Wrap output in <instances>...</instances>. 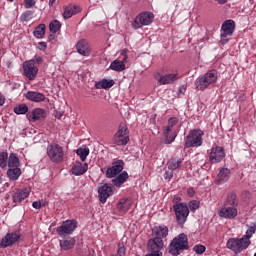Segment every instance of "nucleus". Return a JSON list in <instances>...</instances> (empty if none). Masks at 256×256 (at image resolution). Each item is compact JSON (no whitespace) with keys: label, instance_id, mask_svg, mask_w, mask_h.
<instances>
[{"label":"nucleus","instance_id":"1","mask_svg":"<svg viewBox=\"0 0 256 256\" xmlns=\"http://www.w3.org/2000/svg\"><path fill=\"white\" fill-rule=\"evenodd\" d=\"M218 79L219 73L217 72V70H209L204 75L199 76L195 80L194 85L197 91H205V89H208L210 85H215Z\"/></svg>","mask_w":256,"mask_h":256},{"label":"nucleus","instance_id":"2","mask_svg":"<svg viewBox=\"0 0 256 256\" xmlns=\"http://www.w3.org/2000/svg\"><path fill=\"white\" fill-rule=\"evenodd\" d=\"M189 249V238L187 234L181 233L171 241L169 245V253L170 255H180L181 251H187Z\"/></svg>","mask_w":256,"mask_h":256},{"label":"nucleus","instance_id":"3","mask_svg":"<svg viewBox=\"0 0 256 256\" xmlns=\"http://www.w3.org/2000/svg\"><path fill=\"white\" fill-rule=\"evenodd\" d=\"M169 235V228L167 226H155L152 228V238L148 240L149 245H159L165 247L163 239Z\"/></svg>","mask_w":256,"mask_h":256},{"label":"nucleus","instance_id":"4","mask_svg":"<svg viewBox=\"0 0 256 256\" xmlns=\"http://www.w3.org/2000/svg\"><path fill=\"white\" fill-rule=\"evenodd\" d=\"M203 135H205V133L201 129L190 130L188 135L185 137L184 147L186 149L191 147H201V145H203Z\"/></svg>","mask_w":256,"mask_h":256},{"label":"nucleus","instance_id":"5","mask_svg":"<svg viewBox=\"0 0 256 256\" xmlns=\"http://www.w3.org/2000/svg\"><path fill=\"white\" fill-rule=\"evenodd\" d=\"M249 245H251V240L246 239L244 236L242 238H230L226 243L227 249H230L236 255H239L241 251H245Z\"/></svg>","mask_w":256,"mask_h":256},{"label":"nucleus","instance_id":"6","mask_svg":"<svg viewBox=\"0 0 256 256\" xmlns=\"http://www.w3.org/2000/svg\"><path fill=\"white\" fill-rule=\"evenodd\" d=\"M172 208L178 225H185L187 218L189 217V206L185 203H176Z\"/></svg>","mask_w":256,"mask_h":256},{"label":"nucleus","instance_id":"7","mask_svg":"<svg viewBox=\"0 0 256 256\" xmlns=\"http://www.w3.org/2000/svg\"><path fill=\"white\" fill-rule=\"evenodd\" d=\"M155 19V15L151 12H143L138 14L132 22V29H141L144 26L151 25Z\"/></svg>","mask_w":256,"mask_h":256},{"label":"nucleus","instance_id":"8","mask_svg":"<svg viewBox=\"0 0 256 256\" xmlns=\"http://www.w3.org/2000/svg\"><path fill=\"white\" fill-rule=\"evenodd\" d=\"M113 142L115 145H127L129 143V129H127V125H119L118 131L113 137Z\"/></svg>","mask_w":256,"mask_h":256},{"label":"nucleus","instance_id":"9","mask_svg":"<svg viewBox=\"0 0 256 256\" xmlns=\"http://www.w3.org/2000/svg\"><path fill=\"white\" fill-rule=\"evenodd\" d=\"M47 155L54 163L63 161V148L58 144H52L47 147Z\"/></svg>","mask_w":256,"mask_h":256},{"label":"nucleus","instance_id":"10","mask_svg":"<svg viewBox=\"0 0 256 256\" xmlns=\"http://www.w3.org/2000/svg\"><path fill=\"white\" fill-rule=\"evenodd\" d=\"M23 71L25 77L33 81L37 77V73H39V68L35 65V60L32 59L23 63Z\"/></svg>","mask_w":256,"mask_h":256},{"label":"nucleus","instance_id":"11","mask_svg":"<svg viewBox=\"0 0 256 256\" xmlns=\"http://www.w3.org/2000/svg\"><path fill=\"white\" fill-rule=\"evenodd\" d=\"M221 41L222 43H227L229 41L227 37H231L233 33L235 32V21L233 20H226L223 22L222 27H221Z\"/></svg>","mask_w":256,"mask_h":256},{"label":"nucleus","instance_id":"12","mask_svg":"<svg viewBox=\"0 0 256 256\" xmlns=\"http://www.w3.org/2000/svg\"><path fill=\"white\" fill-rule=\"evenodd\" d=\"M125 167V162L123 160H117L112 163V166L108 167L106 170V177L107 179H115L117 175L123 171Z\"/></svg>","mask_w":256,"mask_h":256},{"label":"nucleus","instance_id":"13","mask_svg":"<svg viewBox=\"0 0 256 256\" xmlns=\"http://www.w3.org/2000/svg\"><path fill=\"white\" fill-rule=\"evenodd\" d=\"M154 79L160 83V85H171V83H175V81L179 80L178 73H171L161 75V73L157 72L154 74Z\"/></svg>","mask_w":256,"mask_h":256},{"label":"nucleus","instance_id":"14","mask_svg":"<svg viewBox=\"0 0 256 256\" xmlns=\"http://www.w3.org/2000/svg\"><path fill=\"white\" fill-rule=\"evenodd\" d=\"M47 117V111L42 108L33 109L31 112L26 114V119L30 121V123H35L37 121H43Z\"/></svg>","mask_w":256,"mask_h":256},{"label":"nucleus","instance_id":"15","mask_svg":"<svg viewBox=\"0 0 256 256\" xmlns=\"http://www.w3.org/2000/svg\"><path fill=\"white\" fill-rule=\"evenodd\" d=\"M21 239V234L19 232L8 233L2 238L0 242V247H11Z\"/></svg>","mask_w":256,"mask_h":256},{"label":"nucleus","instance_id":"16","mask_svg":"<svg viewBox=\"0 0 256 256\" xmlns=\"http://www.w3.org/2000/svg\"><path fill=\"white\" fill-rule=\"evenodd\" d=\"M209 159L211 163H221L222 159H225V150L221 146H215L211 148Z\"/></svg>","mask_w":256,"mask_h":256},{"label":"nucleus","instance_id":"17","mask_svg":"<svg viewBox=\"0 0 256 256\" xmlns=\"http://www.w3.org/2000/svg\"><path fill=\"white\" fill-rule=\"evenodd\" d=\"M237 213V208L223 204L218 215L219 217H222V219H235V217H237Z\"/></svg>","mask_w":256,"mask_h":256},{"label":"nucleus","instance_id":"18","mask_svg":"<svg viewBox=\"0 0 256 256\" xmlns=\"http://www.w3.org/2000/svg\"><path fill=\"white\" fill-rule=\"evenodd\" d=\"M99 199L101 203H107V199L113 195V186L104 184L98 189Z\"/></svg>","mask_w":256,"mask_h":256},{"label":"nucleus","instance_id":"19","mask_svg":"<svg viewBox=\"0 0 256 256\" xmlns=\"http://www.w3.org/2000/svg\"><path fill=\"white\" fill-rule=\"evenodd\" d=\"M76 49L79 55H82L83 57H89L91 55V46H89V42L85 39L78 41Z\"/></svg>","mask_w":256,"mask_h":256},{"label":"nucleus","instance_id":"20","mask_svg":"<svg viewBox=\"0 0 256 256\" xmlns=\"http://www.w3.org/2000/svg\"><path fill=\"white\" fill-rule=\"evenodd\" d=\"M89 169V164L87 163H81L79 161H76L71 168L72 175H75L76 177H79L81 175H85Z\"/></svg>","mask_w":256,"mask_h":256},{"label":"nucleus","instance_id":"21","mask_svg":"<svg viewBox=\"0 0 256 256\" xmlns=\"http://www.w3.org/2000/svg\"><path fill=\"white\" fill-rule=\"evenodd\" d=\"M172 132H173V126H170L168 124L166 127H164L163 135H164V143L166 145H171V143L175 141V137H177V134Z\"/></svg>","mask_w":256,"mask_h":256},{"label":"nucleus","instance_id":"22","mask_svg":"<svg viewBox=\"0 0 256 256\" xmlns=\"http://www.w3.org/2000/svg\"><path fill=\"white\" fill-rule=\"evenodd\" d=\"M31 193V188H24L22 190H18L13 195V201L14 203H21V201H25L27 197H29Z\"/></svg>","mask_w":256,"mask_h":256},{"label":"nucleus","instance_id":"23","mask_svg":"<svg viewBox=\"0 0 256 256\" xmlns=\"http://www.w3.org/2000/svg\"><path fill=\"white\" fill-rule=\"evenodd\" d=\"M26 99L33 103H42V101H45L46 97L45 94L41 92L29 91L26 93Z\"/></svg>","mask_w":256,"mask_h":256},{"label":"nucleus","instance_id":"24","mask_svg":"<svg viewBox=\"0 0 256 256\" xmlns=\"http://www.w3.org/2000/svg\"><path fill=\"white\" fill-rule=\"evenodd\" d=\"M131 205H133V200L131 198H122L117 204V209L120 213H127V211L131 209Z\"/></svg>","mask_w":256,"mask_h":256},{"label":"nucleus","instance_id":"25","mask_svg":"<svg viewBox=\"0 0 256 256\" xmlns=\"http://www.w3.org/2000/svg\"><path fill=\"white\" fill-rule=\"evenodd\" d=\"M230 175H231V170H229L228 168L220 169V171L216 177V183L218 185H223V183L229 181Z\"/></svg>","mask_w":256,"mask_h":256},{"label":"nucleus","instance_id":"26","mask_svg":"<svg viewBox=\"0 0 256 256\" xmlns=\"http://www.w3.org/2000/svg\"><path fill=\"white\" fill-rule=\"evenodd\" d=\"M223 205L235 208L239 207V198H237V194L234 192L228 193Z\"/></svg>","mask_w":256,"mask_h":256},{"label":"nucleus","instance_id":"27","mask_svg":"<svg viewBox=\"0 0 256 256\" xmlns=\"http://www.w3.org/2000/svg\"><path fill=\"white\" fill-rule=\"evenodd\" d=\"M77 13H81V7L75 4H69L65 7V19H71L73 15H77Z\"/></svg>","mask_w":256,"mask_h":256},{"label":"nucleus","instance_id":"28","mask_svg":"<svg viewBox=\"0 0 256 256\" xmlns=\"http://www.w3.org/2000/svg\"><path fill=\"white\" fill-rule=\"evenodd\" d=\"M127 179H129V174L127 171H123L122 173L118 174V176L114 177L112 183L115 185V187H120L123 185V183H125V181H127Z\"/></svg>","mask_w":256,"mask_h":256},{"label":"nucleus","instance_id":"29","mask_svg":"<svg viewBox=\"0 0 256 256\" xmlns=\"http://www.w3.org/2000/svg\"><path fill=\"white\" fill-rule=\"evenodd\" d=\"M113 85H115V80L105 78L95 83L96 89H111Z\"/></svg>","mask_w":256,"mask_h":256},{"label":"nucleus","instance_id":"30","mask_svg":"<svg viewBox=\"0 0 256 256\" xmlns=\"http://www.w3.org/2000/svg\"><path fill=\"white\" fill-rule=\"evenodd\" d=\"M77 229V220H66L65 221V235H71L73 231Z\"/></svg>","mask_w":256,"mask_h":256},{"label":"nucleus","instance_id":"31","mask_svg":"<svg viewBox=\"0 0 256 256\" xmlns=\"http://www.w3.org/2000/svg\"><path fill=\"white\" fill-rule=\"evenodd\" d=\"M21 162L19 161V157L16 154L11 153L8 157V167L9 169L19 168Z\"/></svg>","mask_w":256,"mask_h":256},{"label":"nucleus","instance_id":"32","mask_svg":"<svg viewBox=\"0 0 256 256\" xmlns=\"http://www.w3.org/2000/svg\"><path fill=\"white\" fill-rule=\"evenodd\" d=\"M45 31H47V26L45 24H39L34 29L33 35L36 39H43L45 37Z\"/></svg>","mask_w":256,"mask_h":256},{"label":"nucleus","instance_id":"33","mask_svg":"<svg viewBox=\"0 0 256 256\" xmlns=\"http://www.w3.org/2000/svg\"><path fill=\"white\" fill-rule=\"evenodd\" d=\"M7 176L10 181H17L19 177H21V169L20 168H9L7 170Z\"/></svg>","mask_w":256,"mask_h":256},{"label":"nucleus","instance_id":"34","mask_svg":"<svg viewBox=\"0 0 256 256\" xmlns=\"http://www.w3.org/2000/svg\"><path fill=\"white\" fill-rule=\"evenodd\" d=\"M110 69L112 71H116L118 73H121V71H125V64L123 61L121 60H114L111 64H110Z\"/></svg>","mask_w":256,"mask_h":256},{"label":"nucleus","instance_id":"35","mask_svg":"<svg viewBox=\"0 0 256 256\" xmlns=\"http://www.w3.org/2000/svg\"><path fill=\"white\" fill-rule=\"evenodd\" d=\"M90 150L87 146H82L76 150V155H79L81 161H87V157L89 156Z\"/></svg>","mask_w":256,"mask_h":256},{"label":"nucleus","instance_id":"36","mask_svg":"<svg viewBox=\"0 0 256 256\" xmlns=\"http://www.w3.org/2000/svg\"><path fill=\"white\" fill-rule=\"evenodd\" d=\"M28 111L29 107L27 106V104H20L14 107V113H16V115H25L28 113Z\"/></svg>","mask_w":256,"mask_h":256},{"label":"nucleus","instance_id":"37","mask_svg":"<svg viewBox=\"0 0 256 256\" xmlns=\"http://www.w3.org/2000/svg\"><path fill=\"white\" fill-rule=\"evenodd\" d=\"M61 30V22L59 20H53L52 22L49 23V31L50 33H57V31Z\"/></svg>","mask_w":256,"mask_h":256},{"label":"nucleus","instance_id":"38","mask_svg":"<svg viewBox=\"0 0 256 256\" xmlns=\"http://www.w3.org/2000/svg\"><path fill=\"white\" fill-rule=\"evenodd\" d=\"M8 161H9V154H7V152L0 153V167L2 169H7Z\"/></svg>","mask_w":256,"mask_h":256},{"label":"nucleus","instance_id":"39","mask_svg":"<svg viewBox=\"0 0 256 256\" xmlns=\"http://www.w3.org/2000/svg\"><path fill=\"white\" fill-rule=\"evenodd\" d=\"M255 231H256V223H252L250 224L249 228L246 230V235L243 237L248 239V241H251V237L255 235Z\"/></svg>","mask_w":256,"mask_h":256},{"label":"nucleus","instance_id":"40","mask_svg":"<svg viewBox=\"0 0 256 256\" xmlns=\"http://www.w3.org/2000/svg\"><path fill=\"white\" fill-rule=\"evenodd\" d=\"M182 163L183 161L181 160H172L168 163V169L175 171V169H179V167H181Z\"/></svg>","mask_w":256,"mask_h":256},{"label":"nucleus","instance_id":"41","mask_svg":"<svg viewBox=\"0 0 256 256\" xmlns=\"http://www.w3.org/2000/svg\"><path fill=\"white\" fill-rule=\"evenodd\" d=\"M75 243H77V240L72 237H68L65 240V249H73L75 247Z\"/></svg>","mask_w":256,"mask_h":256},{"label":"nucleus","instance_id":"42","mask_svg":"<svg viewBox=\"0 0 256 256\" xmlns=\"http://www.w3.org/2000/svg\"><path fill=\"white\" fill-rule=\"evenodd\" d=\"M21 21L27 22V21H31V19H33V11L28 10L26 12H24L21 17H20Z\"/></svg>","mask_w":256,"mask_h":256},{"label":"nucleus","instance_id":"43","mask_svg":"<svg viewBox=\"0 0 256 256\" xmlns=\"http://www.w3.org/2000/svg\"><path fill=\"white\" fill-rule=\"evenodd\" d=\"M207 248L204 245L197 244L193 247V251L197 253V255H203L204 251H206Z\"/></svg>","mask_w":256,"mask_h":256},{"label":"nucleus","instance_id":"44","mask_svg":"<svg viewBox=\"0 0 256 256\" xmlns=\"http://www.w3.org/2000/svg\"><path fill=\"white\" fill-rule=\"evenodd\" d=\"M198 208H199V201L193 200L189 202L190 211H197Z\"/></svg>","mask_w":256,"mask_h":256},{"label":"nucleus","instance_id":"45","mask_svg":"<svg viewBox=\"0 0 256 256\" xmlns=\"http://www.w3.org/2000/svg\"><path fill=\"white\" fill-rule=\"evenodd\" d=\"M127 252V249L125 248V245L123 244H118V251L117 255L118 256H125V253Z\"/></svg>","mask_w":256,"mask_h":256},{"label":"nucleus","instance_id":"46","mask_svg":"<svg viewBox=\"0 0 256 256\" xmlns=\"http://www.w3.org/2000/svg\"><path fill=\"white\" fill-rule=\"evenodd\" d=\"M35 5V0H24L25 9H31Z\"/></svg>","mask_w":256,"mask_h":256},{"label":"nucleus","instance_id":"47","mask_svg":"<svg viewBox=\"0 0 256 256\" xmlns=\"http://www.w3.org/2000/svg\"><path fill=\"white\" fill-rule=\"evenodd\" d=\"M177 123H179V119H177V117H171L168 119V125H170V127H174Z\"/></svg>","mask_w":256,"mask_h":256},{"label":"nucleus","instance_id":"48","mask_svg":"<svg viewBox=\"0 0 256 256\" xmlns=\"http://www.w3.org/2000/svg\"><path fill=\"white\" fill-rule=\"evenodd\" d=\"M32 207L34 209H41V207H45V204H42L41 201H35L32 203Z\"/></svg>","mask_w":256,"mask_h":256},{"label":"nucleus","instance_id":"49","mask_svg":"<svg viewBox=\"0 0 256 256\" xmlns=\"http://www.w3.org/2000/svg\"><path fill=\"white\" fill-rule=\"evenodd\" d=\"M57 231L61 237H65V225H61Z\"/></svg>","mask_w":256,"mask_h":256},{"label":"nucleus","instance_id":"50","mask_svg":"<svg viewBox=\"0 0 256 256\" xmlns=\"http://www.w3.org/2000/svg\"><path fill=\"white\" fill-rule=\"evenodd\" d=\"M38 49H40V51H45V49H47V42H40L38 44Z\"/></svg>","mask_w":256,"mask_h":256},{"label":"nucleus","instance_id":"51","mask_svg":"<svg viewBox=\"0 0 256 256\" xmlns=\"http://www.w3.org/2000/svg\"><path fill=\"white\" fill-rule=\"evenodd\" d=\"M165 179H173V170H169L165 172Z\"/></svg>","mask_w":256,"mask_h":256},{"label":"nucleus","instance_id":"52","mask_svg":"<svg viewBox=\"0 0 256 256\" xmlns=\"http://www.w3.org/2000/svg\"><path fill=\"white\" fill-rule=\"evenodd\" d=\"M121 55H123V57H124L121 61H123V63L125 64L127 62V49H124L121 52Z\"/></svg>","mask_w":256,"mask_h":256},{"label":"nucleus","instance_id":"53","mask_svg":"<svg viewBox=\"0 0 256 256\" xmlns=\"http://www.w3.org/2000/svg\"><path fill=\"white\" fill-rule=\"evenodd\" d=\"M34 61L37 65H41L43 63V58L36 56Z\"/></svg>","mask_w":256,"mask_h":256},{"label":"nucleus","instance_id":"54","mask_svg":"<svg viewBox=\"0 0 256 256\" xmlns=\"http://www.w3.org/2000/svg\"><path fill=\"white\" fill-rule=\"evenodd\" d=\"M5 105V96L0 95V107H3Z\"/></svg>","mask_w":256,"mask_h":256},{"label":"nucleus","instance_id":"55","mask_svg":"<svg viewBox=\"0 0 256 256\" xmlns=\"http://www.w3.org/2000/svg\"><path fill=\"white\" fill-rule=\"evenodd\" d=\"M186 90H187V88L185 86H182L179 88V92L182 94H184Z\"/></svg>","mask_w":256,"mask_h":256},{"label":"nucleus","instance_id":"56","mask_svg":"<svg viewBox=\"0 0 256 256\" xmlns=\"http://www.w3.org/2000/svg\"><path fill=\"white\" fill-rule=\"evenodd\" d=\"M55 117H56L57 119H61V117H63V114H61V113H59V112H56Z\"/></svg>","mask_w":256,"mask_h":256},{"label":"nucleus","instance_id":"57","mask_svg":"<svg viewBox=\"0 0 256 256\" xmlns=\"http://www.w3.org/2000/svg\"><path fill=\"white\" fill-rule=\"evenodd\" d=\"M55 3V0H50L49 5H53Z\"/></svg>","mask_w":256,"mask_h":256},{"label":"nucleus","instance_id":"58","mask_svg":"<svg viewBox=\"0 0 256 256\" xmlns=\"http://www.w3.org/2000/svg\"><path fill=\"white\" fill-rule=\"evenodd\" d=\"M63 240H60V246H61V248L63 249Z\"/></svg>","mask_w":256,"mask_h":256},{"label":"nucleus","instance_id":"59","mask_svg":"<svg viewBox=\"0 0 256 256\" xmlns=\"http://www.w3.org/2000/svg\"><path fill=\"white\" fill-rule=\"evenodd\" d=\"M49 39H53V35H50V36H49Z\"/></svg>","mask_w":256,"mask_h":256},{"label":"nucleus","instance_id":"60","mask_svg":"<svg viewBox=\"0 0 256 256\" xmlns=\"http://www.w3.org/2000/svg\"><path fill=\"white\" fill-rule=\"evenodd\" d=\"M62 16L65 17V12L62 13Z\"/></svg>","mask_w":256,"mask_h":256},{"label":"nucleus","instance_id":"61","mask_svg":"<svg viewBox=\"0 0 256 256\" xmlns=\"http://www.w3.org/2000/svg\"><path fill=\"white\" fill-rule=\"evenodd\" d=\"M188 193H191V191H190V190H188Z\"/></svg>","mask_w":256,"mask_h":256},{"label":"nucleus","instance_id":"62","mask_svg":"<svg viewBox=\"0 0 256 256\" xmlns=\"http://www.w3.org/2000/svg\"><path fill=\"white\" fill-rule=\"evenodd\" d=\"M188 193H191V191H190V190H188Z\"/></svg>","mask_w":256,"mask_h":256},{"label":"nucleus","instance_id":"63","mask_svg":"<svg viewBox=\"0 0 256 256\" xmlns=\"http://www.w3.org/2000/svg\"><path fill=\"white\" fill-rule=\"evenodd\" d=\"M113 256H119V255L117 254V255H113Z\"/></svg>","mask_w":256,"mask_h":256},{"label":"nucleus","instance_id":"64","mask_svg":"<svg viewBox=\"0 0 256 256\" xmlns=\"http://www.w3.org/2000/svg\"><path fill=\"white\" fill-rule=\"evenodd\" d=\"M254 256H256V253L254 254Z\"/></svg>","mask_w":256,"mask_h":256}]
</instances>
